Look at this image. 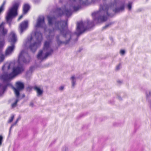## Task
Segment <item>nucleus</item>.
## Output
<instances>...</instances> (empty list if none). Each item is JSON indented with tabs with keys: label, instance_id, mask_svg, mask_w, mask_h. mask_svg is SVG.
I'll return each mask as SVG.
<instances>
[{
	"label": "nucleus",
	"instance_id": "obj_45",
	"mask_svg": "<svg viewBox=\"0 0 151 151\" xmlns=\"http://www.w3.org/2000/svg\"><path fill=\"white\" fill-rule=\"evenodd\" d=\"M3 141V137L2 135H0V146L1 145Z\"/></svg>",
	"mask_w": 151,
	"mask_h": 151
},
{
	"label": "nucleus",
	"instance_id": "obj_27",
	"mask_svg": "<svg viewBox=\"0 0 151 151\" xmlns=\"http://www.w3.org/2000/svg\"><path fill=\"white\" fill-rule=\"evenodd\" d=\"M73 12L72 10L71 9H68L67 8V27L68 25V18L70 16Z\"/></svg>",
	"mask_w": 151,
	"mask_h": 151
},
{
	"label": "nucleus",
	"instance_id": "obj_5",
	"mask_svg": "<svg viewBox=\"0 0 151 151\" xmlns=\"http://www.w3.org/2000/svg\"><path fill=\"white\" fill-rule=\"evenodd\" d=\"M117 5L114 2L109 3L108 4H104L103 5L101 4L100 6V11H103L104 14H106L108 17H113V14H111L108 12L109 8H112Z\"/></svg>",
	"mask_w": 151,
	"mask_h": 151
},
{
	"label": "nucleus",
	"instance_id": "obj_25",
	"mask_svg": "<svg viewBox=\"0 0 151 151\" xmlns=\"http://www.w3.org/2000/svg\"><path fill=\"white\" fill-rule=\"evenodd\" d=\"M47 17L48 24L49 25H52L53 24L54 21L56 20V17L54 16L52 17L49 15L47 16Z\"/></svg>",
	"mask_w": 151,
	"mask_h": 151
},
{
	"label": "nucleus",
	"instance_id": "obj_14",
	"mask_svg": "<svg viewBox=\"0 0 151 151\" xmlns=\"http://www.w3.org/2000/svg\"><path fill=\"white\" fill-rule=\"evenodd\" d=\"M41 45L40 42H35L33 43H31L29 47V49L33 52H35L37 48Z\"/></svg>",
	"mask_w": 151,
	"mask_h": 151
},
{
	"label": "nucleus",
	"instance_id": "obj_6",
	"mask_svg": "<svg viewBox=\"0 0 151 151\" xmlns=\"http://www.w3.org/2000/svg\"><path fill=\"white\" fill-rule=\"evenodd\" d=\"M31 59V58L29 54L24 50H22L20 53L18 61L19 63L22 62L24 63H29Z\"/></svg>",
	"mask_w": 151,
	"mask_h": 151
},
{
	"label": "nucleus",
	"instance_id": "obj_52",
	"mask_svg": "<svg viewBox=\"0 0 151 151\" xmlns=\"http://www.w3.org/2000/svg\"><path fill=\"white\" fill-rule=\"evenodd\" d=\"M117 98L120 101H122V97L119 95L118 94L117 95Z\"/></svg>",
	"mask_w": 151,
	"mask_h": 151
},
{
	"label": "nucleus",
	"instance_id": "obj_17",
	"mask_svg": "<svg viewBox=\"0 0 151 151\" xmlns=\"http://www.w3.org/2000/svg\"><path fill=\"white\" fill-rule=\"evenodd\" d=\"M28 27V22L25 21L22 22L20 24L19 27V32L21 34L26 30Z\"/></svg>",
	"mask_w": 151,
	"mask_h": 151
},
{
	"label": "nucleus",
	"instance_id": "obj_13",
	"mask_svg": "<svg viewBox=\"0 0 151 151\" xmlns=\"http://www.w3.org/2000/svg\"><path fill=\"white\" fill-rule=\"evenodd\" d=\"M94 21L93 20L91 22L89 19H87L86 20V24L87 25L85 26L84 24L83 30H82L83 34L86 31L89 30L91 28L95 26Z\"/></svg>",
	"mask_w": 151,
	"mask_h": 151
},
{
	"label": "nucleus",
	"instance_id": "obj_55",
	"mask_svg": "<svg viewBox=\"0 0 151 151\" xmlns=\"http://www.w3.org/2000/svg\"><path fill=\"white\" fill-rule=\"evenodd\" d=\"M24 15L23 14L21 15H20L19 17V18H18V21H19L20 20L22 17H23V15Z\"/></svg>",
	"mask_w": 151,
	"mask_h": 151
},
{
	"label": "nucleus",
	"instance_id": "obj_30",
	"mask_svg": "<svg viewBox=\"0 0 151 151\" xmlns=\"http://www.w3.org/2000/svg\"><path fill=\"white\" fill-rule=\"evenodd\" d=\"M12 88L14 90L16 98L19 99L20 96V91L21 90L13 86L12 87Z\"/></svg>",
	"mask_w": 151,
	"mask_h": 151
},
{
	"label": "nucleus",
	"instance_id": "obj_34",
	"mask_svg": "<svg viewBox=\"0 0 151 151\" xmlns=\"http://www.w3.org/2000/svg\"><path fill=\"white\" fill-rule=\"evenodd\" d=\"M10 64L9 63H6L3 66L2 70L3 71H4L6 68H7V70H8L10 68Z\"/></svg>",
	"mask_w": 151,
	"mask_h": 151
},
{
	"label": "nucleus",
	"instance_id": "obj_64",
	"mask_svg": "<svg viewBox=\"0 0 151 151\" xmlns=\"http://www.w3.org/2000/svg\"><path fill=\"white\" fill-rule=\"evenodd\" d=\"M17 123V121H16L14 123L12 124L14 126Z\"/></svg>",
	"mask_w": 151,
	"mask_h": 151
},
{
	"label": "nucleus",
	"instance_id": "obj_18",
	"mask_svg": "<svg viewBox=\"0 0 151 151\" xmlns=\"http://www.w3.org/2000/svg\"><path fill=\"white\" fill-rule=\"evenodd\" d=\"M17 40V36L16 34L14 32H12L10 34L9 42L11 43V45H15Z\"/></svg>",
	"mask_w": 151,
	"mask_h": 151
},
{
	"label": "nucleus",
	"instance_id": "obj_61",
	"mask_svg": "<svg viewBox=\"0 0 151 151\" xmlns=\"http://www.w3.org/2000/svg\"><path fill=\"white\" fill-rule=\"evenodd\" d=\"M21 119V117L20 116H19L18 117V118L17 119V120H16V121H17V122H18V121Z\"/></svg>",
	"mask_w": 151,
	"mask_h": 151
},
{
	"label": "nucleus",
	"instance_id": "obj_19",
	"mask_svg": "<svg viewBox=\"0 0 151 151\" xmlns=\"http://www.w3.org/2000/svg\"><path fill=\"white\" fill-rule=\"evenodd\" d=\"M125 4L124 3H122L119 6L116 7L113 9V11L115 14L119 13L124 11Z\"/></svg>",
	"mask_w": 151,
	"mask_h": 151
},
{
	"label": "nucleus",
	"instance_id": "obj_8",
	"mask_svg": "<svg viewBox=\"0 0 151 151\" xmlns=\"http://www.w3.org/2000/svg\"><path fill=\"white\" fill-rule=\"evenodd\" d=\"M85 23V22L84 23L82 21L77 22L76 29V31L75 32V33L76 34L78 37H79L83 34L82 30H83Z\"/></svg>",
	"mask_w": 151,
	"mask_h": 151
},
{
	"label": "nucleus",
	"instance_id": "obj_7",
	"mask_svg": "<svg viewBox=\"0 0 151 151\" xmlns=\"http://www.w3.org/2000/svg\"><path fill=\"white\" fill-rule=\"evenodd\" d=\"M101 12L100 11L99 9V11L93 12L92 14L93 19L96 24L99 23L100 22V20H101L102 22H105L108 19V17L107 15L106 16L105 14H105L104 12V15L103 16L99 15L98 16H97V15L99 14V13Z\"/></svg>",
	"mask_w": 151,
	"mask_h": 151
},
{
	"label": "nucleus",
	"instance_id": "obj_54",
	"mask_svg": "<svg viewBox=\"0 0 151 151\" xmlns=\"http://www.w3.org/2000/svg\"><path fill=\"white\" fill-rule=\"evenodd\" d=\"M14 126L12 124L11 125V127H10L9 130V135L11 133V130L12 129V127Z\"/></svg>",
	"mask_w": 151,
	"mask_h": 151
},
{
	"label": "nucleus",
	"instance_id": "obj_26",
	"mask_svg": "<svg viewBox=\"0 0 151 151\" xmlns=\"http://www.w3.org/2000/svg\"><path fill=\"white\" fill-rule=\"evenodd\" d=\"M33 88L36 91L37 96H40L42 95L43 92V91L42 89H41L40 88L38 87L37 86H34Z\"/></svg>",
	"mask_w": 151,
	"mask_h": 151
},
{
	"label": "nucleus",
	"instance_id": "obj_53",
	"mask_svg": "<svg viewBox=\"0 0 151 151\" xmlns=\"http://www.w3.org/2000/svg\"><path fill=\"white\" fill-rule=\"evenodd\" d=\"M121 65L120 63H119L118 65H117L116 68V70H118L120 69V66Z\"/></svg>",
	"mask_w": 151,
	"mask_h": 151
},
{
	"label": "nucleus",
	"instance_id": "obj_23",
	"mask_svg": "<svg viewBox=\"0 0 151 151\" xmlns=\"http://www.w3.org/2000/svg\"><path fill=\"white\" fill-rule=\"evenodd\" d=\"M30 8V6L28 4H24L23 7V14H26L29 10Z\"/></svg>",
	"mask_w": 151,
	"mask_h": 151
},
{
	"label": "nucleus",
	"instance_id": "obj_38",
	"mask_svg": "<svg viewBox=\"0 0 151 151\" xmlns=\"http://www.w3.org/2000/svg\"><path fill=\"white\" fill-rule=\"evenodd\" d=\"M34 66H31L29 69V70L26 73L27 75L29 73H32L34 70Z\"/></svg>",
	"mask_w": 151,
	"mask_h": 151
},
{
	"label": "nucleus",
	"instance_id": "obj_28",
	"mask_svg": "<svg viewBox=\"0 0 151 151\" xmlns=\"http://www.w3.org/2000/svg\"><path fill=\"white\" fill-rule=\"evenodd\" d=\"M146 95L147 100L149 103L151 104V91L146 92Z\"/></svg>",
	"mask_w": 151,
	"mask_h": 151
},
{
	"label": "nucleus",
	"instance_id": "obj_22",
	"mask_svg": "<svg viewBox=\"0 0 151 151\" xmlns=\"http://www.w3.org/2000/svg\"><path fill=\"white\" fill-rule=\"evenodd\" d=\"M35 36L37 42H41L42 40V35L40 32H35Z\"/></svg>",
	"mask_w": 151,
	"mask_h": 151
},
{
	"label": "nucleus",
	"instance_id": "obj_24",
	"mask_svg": "<svg viewBox=\"0 0 151 151\" xmlns=\"http://www.w3.org/2000/svg\"><path fill=\"white\" fill-rule=\"evenodd\" d=\"M84 135H83L80 137L77 138L76 140L74 142V145L76 146H77L80 144L82 141V140H84L85 139V138H84Z\"/></svg>",
	"mask_w": 151,
	"mask_h": 151
},
{
	"label": "nucleus",
	"instance_id": "obj_50",
	"mask_svg": "<svg viewBox=\"0 0 151 151\" xmlns=\"http://www.w3.org/2000/svg\"><path fill=\"white\" fill-rule=\"evenodd\" d=\"M109 103L111 104H113L114 103V99H112V100H110L109 101Z\"/></svg>",
	"mask_w": 151,
	"mask_h": 151
},
{
	"label": "nucleus",
	"instance_id": "obj_62",
	"mask_svg": "<svg viewBox=\"0 0 151 151\" xmlns=\"http://www.w3.org/2000/svg\"><path fill=\"white\" fill-rule=\"evenodd\" d=\"M33 105H34L33 103L32 102H31L30 103V106L32 107H33Z\"/></svg>",
	"mask_w": 151,
	"mask_h": 151
},
{
	"label": "nucleus",
	"instance_id": "obj_33",
	"mask_svg": "<svg viewBox=\"0 0 151 151\" xmlns=\"http://www.w3.org/2000/svg\"><path fill=\"white\" fill-rule=\"evenodd\" d=\"M132 2L129 1L126 5V8L129 11H131L132 10Z\"/></svg>",
	"mask_w": 151,
	"mask_h": 151
},
{
	"label": "nucleus",
	"instance_id": "obj_49",
	"mask_svg": "<svg viewBox=\"0 0 151 151\" xmlns=\"http://www.w3.org/2000/svg\"><path fill=\"white\" fill-rule=\"evenodd\" d=\"M82 0H70V1H71L77 3H78L80 1H81Z\"/></svg>",
	"mask_w": 151,
	"mask_h": 151
},
{
	"label": "nucleus",
	"instance_id": "obj_47",
	"mask_svg": "<svg viewBox=\"0 0 151 151\" xmlns=\"http://www.w3.org/2000/svg\"><path fill=\"white\" fill-rule=\"evenodd\" d=\"M99 147V144H93L92 147V149L93 150L95 148H97Z\"/></svg>",
	"mask_w": 151,
	"mask_h": 151
},
{
	"label": "nucleus",
	"instance_id": "obj_37",
	"mask_svg": "<svg viewBox=\"0 0 151 151\" xmlns=\"http://www.w3.org/2000/svg\"><path fill=\"white\" fill-rule=\"evenodd\" d=\"M5 2H4L2 4L1 6H0V14L2 12L4 9V5Z\"/></svg>",
	"mask_w": 151,
	"mask_h": 151
},
{
	"label": "nucleus",
	"instance_id": "obj_60",
	"mask_svg": "<svg viewBox=\"0 0 151 151\" xmlns=\"http://www.w3.org/2000/svg\"><path fill=\"white\" fill-rule=\"evenodd\" d=\"M62 151H66V147L65 146L63 147Z\"/></svg>",
	"mask_w": 151,
	"mask_h": 151
},
{
	"label": "nucleus",
	"instance_id": "obj_31",
	"mask_svg": "<svg viewBox=\"0 0 151 151\" xmlns=\"http://www.w3.org/2000/svg\"><path fill=\"white\" fill-rule=\"evenodd\" d=\"M50 47V43L48 41H46L44 44V46L43 48V50H47Z\"/></svg>",
	"mask_w": 151,
	"mask_h": 151
},
{
	"label": "nucleus",
	"instance_id": "obj_32",
	"mask_svg": "<svg viewBox=\"0 0 151 151\" xmlns=\"http://www.w3.org/2000/svg\"><path fill=\"white\" fill-rule=\"evenodd\" d=\"M77 78L75 77L74 76H72L70 78L72 84V88H74V86L76 84V79Z\"/></svg>",
	"mask_w": 151,
	"mask_h": 151
},
{
	"label": "nucleus",
	"instance_id": "obj_44",
	"mask_svg": "<svg viewBox=\"0 0 151 151\" xmlns=\"http://www.w3.org/2000/svg\"><path fill=\"white\" fill-rule=\"evenodd\" d=\"M120 53L122 55H123L125 54V51L124 50L122 49L120 50Z\"/></svg>",
	"mask_w": 151,
	"mask_h": 151
},
{
	"label": "nucleus",
	"instance_id": "obj_42",
	"mask_svg": "<svg viewBox=\"0 0 151 151\" xmlns=\"http://www.w3.org/2000/svg\"><path fill=\"white\" fill-rule=\"evenodd\" d=\"M14 115L13 114H12L11 115L10 118L9 119V120L8 121V123H10L12 122L14 118Z\"/></svg>",
	"mask_w": 151,
	"mask_h": 151
},
{
	"label": "nucleus",
	"instance_id": "obj_63",
	"mask_svg": "<svg viewBox=\"0 0 151 151\" xmlns=\"http://www.w3.org/2000/svg\"><path fill=\"white\" fill-rule=\"evenodd\" d=\"M118 0H114V2L117 4Z\"/></svg>",
	"mask_w": 151,
	"mask_h": 151
},
{
	"label": "nucleus",
	"instance_id": "obj_59",
	"mask_svg": "<svg viewBox=\"0 0 151 151\" xmlns=\"http://www.w3.org/2000/svg\"><path fill=\"white\" fill-rule=\"evenodd\" d=\"M56 41H58V40H60L59 39V35H57L56 36Z\"/></svg>",
	"mask_w": 151,
	"mask_h": 151
},
{
	"label": "nucleus",
	"instance_id": "obj_56",
	"mask_svg": "<svg viewBox=\"0 0 151 151\" xmlns=\"http://www.w3.org/2000/svg\"><path fill=\"white\" fill-rule=\"evenodd\" d=\"M64 88V86H61L59 88V90L60 91H62L63 90Z\"/></svg>",
	"mask_w": 151,
	"mask_h": 151
},
{
	"label": "nucleus",
	"instance_id": "obj_57",
	"mask_svg": "<svg viewBox=\"0 0 151 151\" xmlns=\"http://www.w3.org/2000/svg\"><path fill=\"white\" fill-rule=\"evenodd\" d=\"M82 50L83 48H80L79 50L77 52V53L80 52Z\"/></svg>",
	"mask_w": 151,
	"mask_h": 151
},
{
	"label": "nucleus",
	"instance_id": "obj_51",
	"mask_svg": "<svg viewBox=\"0 0 151 151\" xmlns=\"http://www.w3.org/2000/svg\"><path fill=\"white\" fill-rule=\"evenodd\" d=\"M88 125H84L83 126V127H82V129H87L88 128Z\"/></svg>",
	"mask_w": 151,
	"mask_h": 151
},
{
	"label": "nucleus",
	"instance_id": "obj_15",
	"mask_svg": "<svg viewBox=\"0 0 151 151\" xmlns=\"http://www.w3.org/2000/svg\"><path fill=\"white\" fill-rule=\"evenodd\" d=\"M13 77L11 73L8 74L7 73H5L1 75L0 76V79H2L3 81V83H7L9 82V80L13 78Z\"/></svg>",
	"mask_w": 151,
	"mask_h": 151
},
{
	"label": "nucleus",
	"instance_id": "obj_48",
	"mask_svg": "<svg viewBox=\"0 0 151 151\" xmlns=\"http://www.w3.org/2000/svg\"><path fill=\"white\" fill-rule=\"evenodd\" d=\"M113 125L114 126L117 127L120 125V124L118 122H115L113 123Z\"/></svg>",
	"mask_w": 151,
	"mask_h": 151
},
{
	"label": "nucleus",
	"instance_id": "obj_20",
	"mask_svg": "<svg viewBox=\"0 0 151 151\" xmlns=\"http://www.w3.org/2000/svg\"><path fill=\"white\" fill-rule=\"evenodd\" d=\"M70 7L72 8L73 12H76L80 9L81 6L78 3H76L72 1L70 4Z\"/></svg>",
	"mask_w": 151,
	"mask_h": 151
},
{
	"label": "nucleus",
	"instance_id": "obj_10",
	"mask_svg": "<svg viewBox=\"0 0 151 151\" xmlns=\"http://www.w3.org/2000/svg\"><path fill=\"white\" fill-rule=\"evenodd\" d=\"M53 52L52 49H51L49 51L47 52L45 54V56L43 57V50H41L40 51L38 54L37 55V58L38 59L43 60L46 58L49 55H50L52 54Z\"/></svg>",
	"mask_w": 151,
	"mask_h": 151
},
{
	"label": "nucleus",
	"instance_id": "obj_29",
	"mask_svg": "<svg viewBox=\"0 0 151 151\" xmlns=\"http://www.w3.org/2000/svg\"><path fill=\"white\" fill-rule=\"evenodd\" d=\"M16 88L22 90L24 88V85L23 83L20 82H17L16 83Z\"/></svg>",
	"mask_w": 151,
	"mask_h": 151
},
{
	"label": "nucleus",
	"instance_id": "obj_12",
	"mask_svg": "<svg viewBox=\"0 0 151 151\" xmlns=\"http://www.w3.org/2000/svg\"><path fill=\"white\" fill-rule=\"evenodd\" d=\"M45 25V17L43 16H40L38 18L35 27L36 28H43Z\"/></svg>",
	"mask_w": 151,
	"mask_h": 151
},
{
	"label": "nucleus",
	"instance_id": "obj_36",
	"mask_svg": "<svg viewBox=\"0 0 151 151\" xmlns=\"http://www.w3.org/2000/svg\"><path fill=\"white\" fill-rule=\"evenodd\" d=\"M114 22H110L108 23V24L106 25L102 28V30H104V29H106L107 28H108V27L110 26L111 25L114 24Z\"/></svg>",
	"mask_w": 151,
	"mask_h": 151
},
{
	"label": "nucleus",
	"instance_id": "obj_58",
	"mask_svg": "<svg viewBox=\"0 0 151 151\" xmlns=\"http://www.w3.org/2000/svg\"><path fill=\"white\" fill-rule=\"evenodd\" d=\"M32 89V87L30 86H28L27 88V91H28V90H31Z\"/></svg>",
	"mask_w": 151,
	"mask_h": 151
},
{
	"label": "nucleus",
	"instance_id": "obj_2",
	"mask_svg": "<svg viewBox=\"0 0 151 151\" xmlns=\"http://www.w3.org/2000/svg\"><path fill=\"white\" fill-rule=\"evenodd\" d=\"M4 23L0 24V62H2L4 59V56L2 53V48L5 43V39L8 32V30L4 28Z\"/></svg>",
	"mask_w": 151,
	"mask_h": 151
},
{
	"label": "nucleus",
	"instance_id": "obj_46",
	"mask_svg": "<svg viewBox=\"0 0 151 151\" xmlns=\"http://www.w3.org/2000/svg\"><path fill=\"white\" fill-rule=\"evenodd\" d=\"M32 1L34 3L36 4L40 3V0H33Z\"/></svg>",
	"mask_w": 151,
	"mask_h": 151
},
{
	"label": "nucleus",
	"instance_id": "obj_41",
	"mask_svg": "<svg viewBox=\"0 0 151 151\" xmlns=\"http://www.w3.org/2000/svg\"><path fill=\"white\" fill-rule=\"evenodd\" d=\"M19 101V99H17L15 100V102L12 104V106L13 107H15L18 102Z\"/></svg>",
	"mask_w": 151,
	"mask_h": 151
},
{
	"label": "nucleus",
	"instance_id": "obj_40",
	"mask_svg": "<svg viewBox=\"0 0 151 151\" xmlns=\"http://www.w3.org/2000/svg\"><path fill=\"white\" fill-rule=\"evenodd\" d=\"M87 114V112L81 113V114H80V115L79 116L77 117V118L79 119L80 118H81L85 116Z\"/></svg>",
	"mask_w": 151,
	"mask_h": 151
},
{
	"label": "nucleus",
	"instance_id": "obj_3",
	"mask_svg": "<svg viewBox=\"0 0 151 151\" xmlns=\"http://www.w3.org/2000/svg\"><path fill=\"white\" fill-rule=\"evenodd\" d=\"M53 29L59 30L60 34L65 37H66V20L56 21Z\"/></svg>",
	"mask_w": 151,
	"mask_h": 151
},
{
	"label": "nucleus",
	"instance_id": "obj_1",
	"mask_svg": "<svg viewBox=\"0 0 151 151\" xmlns=\"http://www.w3.org/2000/svg\"><path fill=\"white\" fill-rule=\"evenodd\" d=\"M21 2V0H15L12 6L9 9L6 17V22L11 27L12 19L18 15V10Z\"/></svg>",
	"mask_w": 151,
	"mask_h": 151
},
{
	"label": "nucleus",
	"instance_id": "obj_43",
	"mask_svg": "<svg viewBox=\"0 0 151 151\" xmlns=\"http://www.w3.org/2000/svg\"><path fill=\"white\" fill-rule=\"evenodd\" d=\"M57 43L58 46H60L61 44L63 43L66 44V42H63L60 41V40H58L57 41Z\"/></svg>",
	"mask_w": 151,
	"mask_h": 151
},
{
	"label": "nucleus",
	"instance_id": "obj_9",
	"mask_svg": "<svg viewBox=\"0 0 151 151\" xmlns=\"http://www.w3.org/2000/svg\"><path fill=\"white\" fill-rule=\"evenodd\" d=\"M24 70V68L22 65L14 67L13 68L12 71L11 73L13 78L17 76L22 73Z\"/></svg>",
	"mask_w": 151,
	"mask_h": 151
},
{
	"label": "nucleus",
	"instance_id": "obj_39",
	"mask_svg": "<svg viewBox=\"0 0 151 151\" xmlns=\"http://www.w3.org/2000/svg\"><path fill=\"white\" fill-rule=\"evenodd\" d=\"M87 1H80L79 2V4L80 5H81H81L82 6H85V5H86V4H87Z\"/></svg>",
	"mask_w": 151,
	"mask_h": 151
},
{
	"label": "nucleus",
	"instance_id": "obj_21",
	"mask_svg": "<svg viewBox=\"0 0 151 151\" xmlns=\"http://www.w3.org/2000/svg\"><path fill=\"white\" fill-rule=\"evenodd\" d=\"M15 47V45H11V46H9L6 50V55H11L13 52Z\"/></svg>",
	"mask_w": 151,
	"mask_h": 151
},
{
	"label": "nucleus",
	"instance_id": "obj_11",
	"mask_svg": "<svg viewBox=\"0 0 151 151\" xmlns=\"http://www.w3.org/2000/svg\"><path fill=\"white\" fill-rule=\"evenodd\" d=\"M55 13L57 17H60L64 14H66V5H64V8L61 9L57 8L55 11Z\"/></svg>",
	"mask_w": 151,
	"mask_h": 151
},
{
	"label": "nucleus",
	"instance_id": "obj_4",
	"mask_svg": "<svg viewBox=\"0 0 151 151\" xmlns=\"http://www.w3.org/2000/svg\"><path fill=\"white\" fill-rule=\"evenodd\" d=\"M68 37L69 38L68 39H67V47H68L70 41L72 43L70 46L72 47L77 42L79 37H78L76 34L75 33V32H72L69 29L68 25L67 26V38Z\"/></svg>",
	"mask_w": 151,
	"mask_h": 151
},
{
	"label": "nucleus",
	"instance_id": "obj_35",
	"mask_svg": "<svg viewBox=\"0 0 151 151\" xmlns=\"http://www.w3.org/2000/svg\"><path fill=\"white\" fill-rule=\"evenodd\" d=\"M140 126V123L139 122H136L134 124V130L135 132L139 128Z\"/></svg>",
	"mask_w": 151,
	"mask_h": 151
},
{
	"label": "nucleus",
	"instance_id": "obj_16",
	"mask_svg": "<svg viewBox=\"0 0 151 151\" xmlns=\"http://www.w3.org/2000/svg\"><path fill=\"white\" fill-rule=\"evenodd\" d=\"M11 86V84L7 82V83H0V96L3 94L8 86Z\"/></svg>",
	"mask_w": 151,
	"mask_h": 151
}]
</instances>
